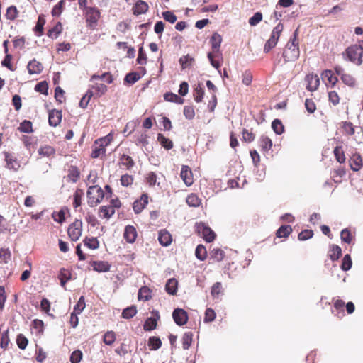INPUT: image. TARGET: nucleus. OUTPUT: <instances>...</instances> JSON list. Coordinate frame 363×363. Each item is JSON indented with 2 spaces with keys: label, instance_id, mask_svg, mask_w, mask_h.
Segmentation results:
<instances>
[{
  "label": "nucleus",
  "instance_id": "1",
  "mask_svg": "<svg viewBox=\"0 0 363 363\" xmlns=\"http://www.w3.org/2000/svg\"><path fill=\"white\" fill-rule=\"evenodd\" d=\"M300 55L298 30H296L293 36L286 43L283 52V57L286 62H294Z\"/></svg>",
  "mask_w": 363,
  "mask_h": 363
},
{
  "label": "nucleus",
  "instance_id": "2",
  "mask_svg": "<svg viewBox=\"0 0 363 363\" xmlns=\"http://www.w3.org/2000/svg\"><path fill=\"white\" fill-rule=\"evenodd\" d=\"M222 42V37L218 33H214L211 38V43L213 52L208 54V58L211 65L216 69L220 66L219 58L220 57V47Z\"/></svg>",
  "mask_w": 363,
  "mask_h": 363
},
{
  "label": "nucleus",
  "instance_id": "3",
  "mask_svg": "<svg viewBox=\"0 0 363 363\" xmlns=\"http://www.w3.org/2000/svg\"><path fill=\"white\" fill-rule=\"evenodd\" d=\"M82 12L85 18L86 27L91 30L96 29L99 21L101 18L100 10L96 6H90Z\"/></svg>",
  "mask_w": 363,
  "mask_h": 363
},
{
  "label": "nucleus",
  "instance_id": "4",
  "mask_svg": "<svg viewBox=\"0 0 363 363\" xmlns=\"http://www.w3.org/2000/svg\"><path fill=\"white\" fill-rule=\"evenodd\" d=\"M87 203L91 207L96 206L104 198L103 189L98 185L91 186L86 192Z\"/></svg>",
  "mask_w": 363,
  "mask_h": 363
},
{
  "label": "nucleus",
  "instance_id": "5",
  "mask_svg": "<svg viewBox=\"0 0 363 363\" xmlns=\"http://www.w3.org/2000/svg\"><path fill=\"white\" fill-rule=\"evenodd\" d=\"M283 29L284 26L281 23H279L273 28L270 38L264 44L263 49L264 53H268L271 50L276 47Z\"/></svg>",
  "mask_w": 363,
  "mask_h": 363
},
{
  "label": "nucleus",
  "instance_id": "6",
  "mask_svg": "<svg viewBox=\"0 0 363 363\" xmlns=\"http://www.w3.org/2000/svg\"><path fill=\"white\" fill-rule=\"evenodd\" d=\"M343 55H346L348 60L357 65L362 64L363 52L355 44L349 46L343 52Z\"/></svg>",
  "mask_w": 363,
  "mask_h": 363
},
{
  "label": "nucleus",
  "instance_id": "7",
  "mask_svg": "<svg viewBox=\"0 0 363 363\" xmlns=\"http://www.w3.org/2000/svg\"><path fill=\"white\" fill-rule=\"evenodd\" d=\"M111 141L108 136L101 138L94 142L93 150L91 152V157L97 158L106 153V147L108 146Z\"/></svg>",
  "mask_w": 363,
  "mask_h": 363
},
{
  "label": "nucleus",
  "instance_id": "8",
  "mask_svg": "<svg viewBox=\"0 0 363 363\" xmlns=\"http://www.w3.org/2000/svg\"><path fill=\"white\" fill-rule=\"evenodd\" d=\"M83 223L81 220L76 219L67 228V234L72 241H77L82 234Z\"/></svg>",
  "mask_w": 363,
  "mask_h": 363
},
{
  "label": "nucleus",
  "instance_id": "9",
  "mask_svg": "<svg viewBox=\"0 0 363 363\" xmlns=\"http://www.w3.org/2000/svg\"><path fill=\"white\" fill-rule=\"evenodd\" d=\"M196 230L206 242H211L215 240V233L210 227L206 225L204 223L198 224L196 226Z\"/></svg>",
  "mask_w": 363,
  "mask_h": 363
},
{
  "label": "nucleus",
  "instance_id": "10",
  "mask_svg": "<svg viewBox=\"0 0 363 363\" xmlns=\"http://www.w3.org/2000/svg\"><path fill=\"white\" fill-rule=\"evenodd\" d=\"M172 318L175 323L179 326L185 325L189 319L187 312L182 308H176L172 313Z\"/></svg>",
  "mask_w": 363,
  "mask_h": 363
},
{
  "label": "nucleus",
  "instance_id": "11",
  "mask_svg": "<svg viewBox=\"0 0 363 363\" xmlns=\"http://www.w3.org/2000/svg\"><path fill=\"white\" fill-rule=\"evenodd\" d=\"M6 166L9 169L18 171L21 167V163L17 157L12 153L4 152Z\"/></svg>",
  "mask_w": 363,
  "mask_h": 363
},
{
  "label": "nucleus",
  "instance_id": "12",
  "mask_svg": "<svg viewBox=\"0 0 363 363\" xmlns=\"http://www.w3.org/2000/svg\"><path fill=\"white\" fill-rule=\"evenodd\" d=\"M180 177L184 183L190 186L194 184V177L191 168L187 165H183L180 172Z\"/></svg>",
  "mask_w": 363,
  "mask_h": 363
},
{
  "label": "nucleus",
  "instance_id": "13",
  "mask_svg": "<svg viewBox=\"0 0 363 363\" xmlns=\"http://www.w3.org/2000/svg\"><path fill=\"white\" fill-rule=\"evenodd\" d=\"M307 83L306 89L310 91H314L318 89L320 85V79L317 74H309L305 77Z\"/></svg>",
  "mask_w": 363,
  "mask_h": 363
},
{
  "label": "nucleus",
  "instance_id": "14",
  "mask_svg": "<svg viewBox=\"0 0 363 363\" xmlns=\"http://www.w3.org/2000/svg\"><path fill=\"white\" fill-rule=\"evenodd\" d=\"M62 111L52 109L49 111L48 123L50 126L56 127L62 121Z\"/></svg>",
  "mask_w": 363,
  "mask_h": 363
},
{
  "label": "nucleus",
  "instance_id": "15",
  "mask_svg": "<svg viewBox=\"0 0 363 363\" xmlns=\"http://www.w3.org/2000/svg\"><path fill=\"white\" fill-rule=\"evenodd\" d=\"M138 236L136 228L133 225H128L125 226L123 238L128 243H133Z\"/></svg>",
  "mask_w": 363,
  "mask_h": 363
},
{
  "label": "nucleus",
  "instance_id": "16",
  "mask_svg": "<svg viewBox=\"0 0 363 363\" xmlns=\"http://www.w3.org/2000/svg\"><path fill=\"white\" fill-rule=\"evenodd\" d=\"M148 203V196L143 194L140 198L134 201L133 208L135 213L138 214L145 208Z\"/></svg>",
  "mask_w": 363,
  "mask_h": 363
},
{
  "label": "nucleus",
  "instance_id": "17",
  "mask_svg": "<svg viewBox=\"0 0 363 363\" xmlns=\"http://www.w3.org/2000/svg\"><path fill=\"white\" fill-rule=\"evenodd\" d=\"M158 241L161 245L167 247L172 242V235L166 229L160 230L158 233Z\"/></svg>",
  "mask_w": 363,
  "mask_h": 363
},
{
  "label": "nucleus",
  "instance_id": "18",
  "mask_svg": "<svg viewBox=\"0 0 363 363\" xmlns=\"http://www.w3.org/2000/svg\"><path fill=\"white\" fill-rule=\"evenodd\" d=\"M149 9L147 2L143 0H138L133 6L132 10L135 16H139L145 13Z\"/></svg>",
  "mask_w": 363,
  "mask_h": 363
},
{
  "label": "nucleus",
  "instance_id": "19",
  "mask_svg": "<svg viewBox=\"0 0 363 363\" xmlns=\"http://www.w3.org/2000/svg\"><path fill=\"white\" fill-rule=\"evenodd\" d=\"M27 69L30 74H38L42 72L43 66L39 61L36 60L35 59H33L28 62L27 65Z\"/></svg>",
  "mask_w": 363,
  "mask_h": 363
},
{
  "label": "nucleus",
  "instance_id": "20",
  "mask_svg": "<svg viewBox=\"0 0 363 363\" xmlns=\"http://www.w3.org/2000/svg\"><path fill=\"white\" fill-rule=\"evenodd\" d=\"M225 257V252L223 250H222L220 248H213L210 252V260L212 261V262H221Z\"/></svg>",
  "mask_w": 363,
  "mask_h": 363
},
{
  "label": "nucleus",
  "instance_id": "21",
  "mask_svg": "<svg viewBox=\"0 0 363 363\" xmlns=\"http://www.w3.org/2000/svg\"><path fill=\"white\" fill-rule=\"evenodd\" d=\"M89 89H91L94 91V96L101 97L106 94L108 89L106 85L102 83H96L91 85Z\"/></svg>",
  "mask_w": 363,
  "mask_h": 363
},
{
  "label": "nucleus",
  "instance_id": "22",
  "mask_svg": "<svg viewBox=\"0 0 363 363\" xmlns=\"http://www.w3.org/2000/svg\"><path fill=\"white\" fill-rule=\"evenodd\" d=\"M350 164L353 171H359L363 165L361 156L359 155H353L350 158Z\"/></svg>",
  "mask_w": 363,
  "mask_h": 363
},
{
  "label": "nucleus",
  "instance_id": "23",
  "mask_svg": "<svg viewBox=\"0 0 363 363\" xmlns=\"http://www.w3.org/2000/svg\"><path fill=\"white\" fill-rule=\"evenodd\" d=\"M321 75L323 79H326L331 84L332 87H334L338 82L337 77L330 69L324 70Z\"/></svg>",
  "mask_w": 363,
  "mask_h": 363
},
{
  "label": "nucleus",
  "instance_id": "24",
  "mask_svg": "<svg viewBox=\"0 0 363 363\" xmlns=\"http://www.w3.org/2000/svg\"><path fill=\"white\" fill-rule=\"evenodd\" d=\"M186 203L191 207H199L201 204V199L194 193L189 194L186 199Z\"/></svg>",
  "mask_w": 363,
  "mask_h": 363
},
{
  "label": "nucleus",
  "instance_id": "25",
  "mask_svg": "<svg viewBox=\"0 0 363 363\" xmlns=\"http://www.w3.org/2000/svg\"><path fill=\"white\" fill-rule=\"evenodd\" d=\"M38 152L42 157H50L55 155V150L53 147L45 145L41 146L38 149Z\"/></svg>",
  "mask_w": 363,
  "mask_h": 363
},
{
  "label": "nucleus",
  "instance_id": "26",
  "mask_svg": "<svg viewBox=\"0 0 363 363\" xmlns=\"http://www.w3.org/2000/svg\"><path fill=\"white\" fill-rule=\"evenodd\" d=\"M292 233V228L289 225H281L276 232V237L286 238Z\"/></svg>",
  "mask_w": 363,
  "mask_h": 363
},
{
  "label": "nucleus",
  "instance_id": "27",
  "mask_svg": "<svg viewBox=\"0 0 363 363\" xmlns=\"http://www.w3.org/2000/svg\"><path fill=\"white\" fill-rule=\"evenodd\" d=\"M178 282L176 279H170L165 285L166 291L170 295H175L177 291Z\"/></svg>",
  "mask_w": 363,
  "mask_h": 363
},
{
  "label": "nucleus",
  "instance_id": "28",
  "mask_svg": "<svg viewBox=\"0 0 363 363\" xmlns=\"http://www.w3.org/2000/svg\"><path fill=\"white\" fill-rule=\"evenodd\" d=\"M179 64L182 66V69H185L186 68H190L192 67L193 64L195 62L194 57H191L189 55H184L180 57Z\"/></svg>",
  "mask_w": 363,
  "mask_h": 363
},
{
  "label": "nucleus",
  "instance_id": "29",
  "mask_svg": "<svg viewBox=\"0 0 363 363\" xmlns=\"http://www.w3.org/2000/svg\"><path fill=\"white\" fill-rule=\"evenodd\" d=\"M157 141L165 150H171L174 146L173 142L162 133L157 134Z\"/></svg>",
  "mask_w": 363,
  "mask_h": 363
},
{
  "label": "nucleus",
  "instance_id": "30",
  "mask_svg": "<svg viewBox=\"0 0 363 363\" xmlns=\"http://www.w3.org/2000/svg\"><path fill=\"white\" fill-rule=\"evenodd\" d=\"M139 300L148 301L152 298V291L147 286H143L138 291Z\"/></svg>",
  "mask_w": 363,
  "mask_h": 363
},
{
  "label": "nucleus",
  "instance_id": "31",
  "mask_svg": "<svg viewBox=\"0 0 363 363\" xmlns=\"http://www.w3.org/2000/svg\"><path fill=\"white\" fill-rule=\"evenodd\" d=\"M115 213V209L113 206H102L99 208V216L106 219H109Z\"/></svg>",
  "mask_w": 363,
  "mask_h": 363
},
{
  "label": "nucleus",
  "instance_id": "32",
  "mask_svg": "<svg viewBox=\"0 0 363 363\" xmlns=\"http://www.w3.org/2000/svg\"><path fill=\"white\" fill-rule=\"evenodd\" d=\"M80 176L79 171L76 166L71 165L68 169L67 178L69 181L76 182Z\"/></svg>",
  "mask_w": 363,
  "mask_h": 363
},
{
  "label": "nucleus",
  "instance_id": "33",
  "mask_svg": "<svg viewBox=\"0 0 363 363\" xmlns=\"http://www.w3.org/2000/svg\"><path fill=\"white\" fill-rule=\"evenodd\" d=\"M94 269L99 272H106L109 271L110 265L106 262L96 261L92 264Z\"/></svg>",
  "mask_w": 363,
  "mask_h": 363
},
{
  "label": "nucleus",
  "instance_id": "34",
  "mask_svg": "<svg viewBox=\"0 0 363 363\" xmlns=\"http://www.w3.org/2000/svg\"><path fill=\"white\" fill-rule=\"evenodd\" d=\"M119 161V164L125 167L127 169H131L135 165V162L133 158L125 154L121 156Z\"/></svg>",
  "mask_w": 363,
  "mask_h": 363
},
{
  "label": "nucleus",
  "instance_id": "35",
  "mask_svg": "<svg viewBox=\"0 0 363 363\" xmlns=\"http://www.w3.org/2000/svg\"><path fill=\"white\" fill-rule=\"evenodd\" d=\"M342 255V250L338 245H333L330 247L328 256L333 261L337 260Z\"/></svg>",
  "mask_w": 363,
  "mask_h": 363
},
{
  "label": "nucleus",
  "instance_id": "36",
  "mask_svg": "<svg viewBox=\"0 0 363 363\" xmlns=\"http://www.w3.org/2000/svg\"><path fill=\"white\" fill-rule=\"evenodd\" d=\"M62 26L60 22H57L56 25L51 29L48 31V36L52 38L56 39L59 35L62 33Z\"/></svg>",
  "mask_w": 363,
  "mask_h": 363
},
{
  "label": "nucleus",
  "instance_id": "37",
  "mask_svg": "<svg viewBox=\"0 0 363 363\" xmlns=\"http://www.w3.org/2000/svg\"><path fill=\"white\" fill-rule=\"evenodd\" d=\"M84 196L82 189H77L73 195V207L74 209L77 208L82 205V200Z\"/></svg>",
  "mask_w": 363,
  "mask_h": 363
},
{
  "label": "nucleus",
  "instance_id": "38",
  "mask_svg": "<svg viewBox=\"0 0 363 363\" xmlns=\"http://www.w3.org/2000/svg\"><path fill=\"white\" fill-rule=\"evenodd\" d=\"M211 294L213 298H218L223 294V289L220 282H216L211 287Z\"/></svg>",
  "mask_w": 363,
  "mask_h": 363
},
{
  "label": "nucleus",
  "instance_id": "39",
  "mask_svg": "<svg viewBox=\"0 0 363 363\" xmlns=\"http://www.w3.org/2000/svg\"><path fill=\"white\" fill-rule=\"evenodd\" d=\"M193 340V333L190 331L186 332L182 338V347L184 350H188Z\"/></svg>",
  "mask_w": 363,
  "mask_h": 363
},
{
  "label": "nucleus",
  "instance_id": "40",
  "mask_svg": "<svg viewBox=\"0 0 363 363\" xmlns=\"http://www.w3.org/2000/svg\"><path fill=\"white\" fill-rule=\"evenodd\" d=\"M94 96V91L91 89H88L85 95L81 99L79 106L82 108H86L91 100Z\"/></svg>",
  "mask_w": 363,
  "mask_h": 363
},
{
  "label": "nucleus",
  "instance_id": "41",
  "mask_svg": "<svg viewBox=\"0 0 363 363\" xmlns=\"http://www.w3.org/2000/svg\"><path fill=\"white\" fill-rule=\"evenodd\" d=\"M83 242L85 246H86L88 248L91 249V250L98 249L99 247V242L96 238L86 237L84 239Z\"/></svg>",
  "mask_w": 363,
  "mask_h": 363
},
{
  "label": "nucleus",
  "instance_id": "42",
  "mask_svg": "<svg viewBox=\"0 0 363 363\" xmlns=\"http://www.w3.org/2000/svg\"><path fill=\"white\" fill-rule=\"evenodd\" d=\"M259 146L264 151H268L272 147V141L267 136L262 135L259 139Z\"/></svg>",
  "mask_w": 363,
  "mask_h": 363
},
{
  "label": "nucleus",
  "instance_id": "43",
  "mask_svg": "<svg viewBox=\"0 0 363 363\" xmlns=\"http://www.w3.org/2000/svg\"><path fill=\"white\" fill-rule=\"evenodd\" d=\"M116 339V335L115 332L110 330V331H107L104 334V337H103V342H104L105 345L110 346V345H112L115 342Z\"/></svg>",
  "mask_w": 363,
  "mask_h": 363
},
{
  "label": "nucleus",
  "instance_id": "44",
  "mask_svg": "<svg viewBox=\"0 0 363 363\" xmlns=\"http://www.w3.org/2000/svg\"><path fill=\"white\" fill-rule=\"evenodd\" d=\"M137 311L136 306H131L123 309L121 316L125 319H130L136 315Z\"/></svg>",
  "mask_w": 363,
  "mask_h": 363
},
{
  "label": "nucleus",
  "instance_id": "45",
  "mask_svg": "<svg viewBox=\"0 0 363 363\" xmlns=\"http://www.w3.org/2000/svg\"><path fill=\"white\" fill-rule=\"evenodd\" d=\"M195 255L197 259L204 261L207 257V251L203 245H199L195 250Z\"/></svg>",
  "mask_w": 363,
  "mask_h": 363
},
{
  "label": "nucleus",
  "instance_id": "46",
  "mask_svg": "<svg viewBox=\"0 0 363 363\" xmlns=\"http://www.w3.org/2000/svg\"><path fill=\"white\" fill-rule=\"evenodd\" d=\"M148 346L151 350H156L161 347V340L155 336L150 337L148 340Z\"/></svg>",
  "mask_w": 363,
  "mask_h": 363
},
{
  "label": "nucleus",
  "instance_id": "47",
  "mask_svg": "<svg viewBox=\"0 0 363 363\" xmlns=\"http://www.w3.org/2000/svg\"><path fill=\"white\" fill-rule=\"evenodd\" d=\"M18 130L21 133H32L33 131V124L30 121L24 120L22 123H20Z\"/></svg>",
  "mask_w": 363,
  "mask_h": 363
},
{
  "label": "nucleus",
  "instance_id": "48",
  "mask_svg": "<svg viewBox=\"0 0 363 363\" xmlns=\"http://www.w3.org/2000/svg\"><path fill=\"white\" fill-rule=\"evenodd\" d=\"M65 6V0H60L52 9V16H59L62 13Z\"/></svg>",
  "mask_w": 363,
  "mask_h": 363
},
{
  "label": "nucleus",
  "instance_id": "49",
  "mask_svg": "<svg viewBox=\"0 0 363 363\" xmlns=\"http://www.w3.org/2000/svg\"><path fill=\"white\" fill-rule=\"evenodd\" d=\"M18 14V11L16 6H11L7 8L6 13V18L8 20L13 21L15 20Z\"/></svg>",
  "mask_w": 363,
  "mask_h": 363
},
{
  "label": "nucleus",
  "instance_id": "50",
  "mask_svg": "<svg viewBox=\"0 0 363 363\" xmlns=\"http://www.w3.org/2000/svg\"><path fill=\"white\" fill-rule=\"evenodd\" d=\"M272 128L277 135H281L284 131V127L279 119H274L272 123Z\"/></svg>",
  "mask_w": 363,
  "mask_h": 363
},
{
  "label": "nucleus",
  "instance_id": "51",
  "mask_svg": "<svg viewBox=\"0 0 363 363\" xmlns=\"http://www.w3.org/2000/svg\"><path fill=\"white\" fill-rule=\"evenodd\" d=\"M9 342V330H7L0 334V346L2 349L6 350L8 348Z\"/></svg>",
  "mask_w": 363,
  "mask_h": 363
},
{
  "label": "nucleus",
  "instance_id": "52",
  "mask_svg": "<svg viewBox=\"0 0 363 363\" xmlns=\"http://www.w3.org/2000/svg\"><path fill=\"white\" fill-rule=\"evenodd\" d=\"M341 79L345 84H346L349 86L353 87L355 86L356 80L350 74H347V73L342 74L341 76Z\"/></svg>",
  "mask_w": 363,
  "mask_h": 363
},
{
  "label": "nucleus",
  "instance_id": "53",
  "mask_svg": "<svg viewBox=\"0 0 363 363\" xmlns=\"http://www.w3.org/2000/svg\"><path fill=\"white\" fill-rule=\"evenodd\" d=\"M342 128L343 133L347 135H352L354 134V127L350 121L342 122Z\"/></svg>",
  "mask_w": 363,
  "mask_h": 363
},
{
  "label": "nucleus",
  "instance_id": "54",
  "mask_svg": "<svg viewBox=\"0 0 363 363\" xmlns=\"http://www.w3.org/2000/svg\"><path fill=\"white\" fill-rule=\"evenodd\" d=\"M157 320L154 318H147L143 325L145 331H150L154 330L157 327Z\"/></svg>",
  "mask_w": 363,
  "mask_h": 363
},
{
  "label": "nucleus",
  "instance_id": "55",
  "mask_svg": "<svg viewBox=\"0 0 363 363\" xmlns=\"http://www.w3.org/2000/svg\"><path fill=\"white\" fill-rule=\"evenodd\" d=\"M334 155L337 161L339 162L340 163H344L345 162L346 158L342 147L337 146L334 149Z\"/></svg>",
  "mask_w": 363,
  "mask_h": 363
},
{
  "label": "nucleus",
  "instance_id": "56",
  "mask_svg": "<svg viewBox=\"0 0 363 363\" xmlns=\"http://www.w3.org/2000/svg\"><path fill=\"white\" fill-rule=\"evenodd\" d=\"M11 252L9 249H0V263L6 264L11 259Z\"/></svg>",
  "mask_w": 363,
  "mask_h": 363
},
{
  "label": "nucleus",
  "instance_id": "57",
  "mask_svg": "<svg viewBox=\"0 0 363 363\" xmlns=\"http://www.w3.org/2000/svg\"><path fill=\"white\" fill-rule=\"evenodd\" d=\"M104 79L108 84H111L113 81V76L110 72L104 73L101 75L94 74L91 77V80Z\"/></svg>",
  "mask_w": 363,
  "mask_h": 363
},
{
  "label": "nucleus",
  "instance_id": "58",
  "mask_svg": "<svg viewBox=\"0 0 363 363\" xmlns=\"http://www.w3.org/2000/svg\"><path fill=\"white\" fill-rule=\"evenodd\" d=\"M164 99L167 101L176 102V103H179V104L183 103V101H184L182 98L179 97L177 94H173L172 92H167V93L164 94Z\"/></svg>",
  "mask_w": 363,
  "mask_h": 363
},
{
  "label": "nucleus",
  "instance_id": "59",
  "mask_svg": "<svg viewBox=\"0 0 363 363\" xmlns=\"http://www.w3.org/2000/svg\"><path fill=\"white\" fill-rule=\"evenodd\" d=\"M35 90L42 94L48 95V84L46 81L40 82L35 85Z\"/></svg>",
  "mask_w": 363,
  "mask_h": 363
},
{
  "label": "nucleus",
  "instance_id": "60",
  "mask_svg": "<svg viewBox=\"0 0 363 363\" xmlns=\"http://www.w3.org/2000/svg\"><path fill=\"white\" fill-rule=\"evenodd\" d=\"M341 240L347 244H350L352 241V235L351 231L347 228L343 229L340 233Z\"/></svg>",
  "mask_w": 363,
  "mask_h": 363
},
{
  "label": "nucleus",
  "instance_id": "61",
  "mask_svg": "<svg viewBox=\"0 0 363 363\" xmlns=\"http://www.w3.org/2000/svg\"><path fill=\"white\" fill-rule=\"evenodd\" d=\"M134 181V178L132 175L125 174L121 177L120 182L121 184L123 186H130Z\"/></svg>",
  "mask_w": 363,
  "mask_h": 363
},
{
  "label": "nucleus",
  "instance_id": "62",
  "mask_svg": "<svg viewBox=\"0 0 363 363\" xmlns=\"http://www.w3.org/2000/svg\"><path fill=\"white\" fill-rule=\"evenodd\" d=\"M16 344L20 349L24 350L28 344V340L23 334H19L16 337Z\"/></svg>",
  "mask_w": 363,
  "mask_h": 363
},
{
  "label": "nucleus",
  "instance_id": "63",
  "mask_svg": "<svg viewBox=\"0 0 363 363\" xmlns=\"http://www.w3.org/2000/svg\"><path fill=\"white\" fill-rule=\"evenodd\" d=\"M59 279L60 280L61 285L65 286V284L70 279V273L67 270L62 269L59 274Z\"/></svg>",
  "mask_w": 363,
  "mask_h": 363
},
{
  "label": "nucleus",
  "instance_id": "64",
  "mask_svg": "<svg viewBox=\"0 0 363 363\" xmlns=\"http://www.w3.org/2000/svg\"><path fill=\"white\" fill-rule=\"evenodd\" d=\"M83 357L82 352L79 350L72 352L70 356L71 363H79Z\"/></svg>",
  "mask_w": 363,
  "mask_h": 363
}]
</instances>
